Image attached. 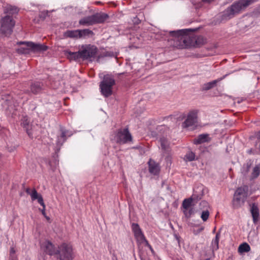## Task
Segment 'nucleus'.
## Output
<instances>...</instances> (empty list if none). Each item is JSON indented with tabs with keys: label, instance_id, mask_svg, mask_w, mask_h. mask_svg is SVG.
Wrapping results in <instances>:
<instances>
[{
	"label": "nucleus",
	"instance_id": "1",
	"mask_svg": "<svg viewBox=\"0 0 260 260\" xmlns=\"http://www.w3.org/2000/svg\"><path fill=\"white\" fill-rule=\"evenodd\" d=\"M194 29H185L170 31L169 34L173 43V47L183 49L193 46L197 41L195 38L189 34V32L193 31Z\"/></svg>",
	"mask_w": 260,
	"mask_h": 260
},
{
	"label": "nucleus",
	"instance_id": "2",
	"mask_svg": "<svg viewBox=\"0 0 260 260\" xmlns=\"http://www.w3.org/2000/svg\"><path fill=\"white\" fill-rule=\"evenodd\" d=\"M256 1L257 0H240L238 2L234 3L223 12V18L229 19L233 17L236 14H238L249 5Z\"/></svg>",
	"mask_w": 260,
	"mask_h": 260
},
{
	"label": "nucleus",
	"instance_id": "3",
	"mask_svg": "<svg viewBox=\"0 0 260 260\" xmlns=\"http://www.w3.org/2000/svg\"><path fill=\"white\" fill-rule=\"evenodd\" d=\"M74 257L73 246L70 243L63 242L58 246L55 256L57 260H73Z\"/></svg>",
	"mask_w": 260,
	"mask_h": 260
},
{
	"label": "nucleus",
	"instance_id": "4",
	"mask_svg": "<svg viewBox=\"0 0 260 260\" xmlns=\"http://www.w3.org/2000/svg\"><path fill=\"white\" fill-rule=\"evenodd\" d=\"M248 196V187L244 186L238 188L234 195L232 205L234 208L238 209L244 206Z\"/></svg>",
	"mask_w": 260,
	"mask_h": 260
},
{
	"label": "nucleus",
	"instance_id": "5",
	"mask_svg": "<svg viewBox=\"0 0 260 260\" xmlns=\"http://www.w3.org/2000/svg\"><path fill=\"white\" fill-rule=\"evenodd\" d=\"M115 84V80L113 76L107 74L104 76L100 83V89L101 94L105 98H108L113 93V86Z\"/></svg>",
	"mask_w": 260,
	"mask_h": 260
},
{
	"label": "nucleus",
	"instance_id": "6",
	"mask_svg": "<svg viewBox=\"0 0 260 260\" xmlns=\"http://www.w3.org/2000/svg\"><path fill=\"white\" fill-rule=\"evenodd\" d=\"M109 17L108 14L104 13H96L91 16L85 17L81 19L79 23L83 25H92L96 23H102Z\"/></svg>",
	"mask_w": 260,
	"mask_h": 260
},
{
	"label": "nucleus",
	"instance_id": "7",
	"mask_svg": "<svg viewBox=\"0 0 260 260\" xmlns=\"http://www.w3.org/2000/svg\"><path fill=\"white\" fill-rule=\"evenodd\" d=\"M15 25V21L10 15H6L1 19V32L6 36L10 35Z\"/></svg>",
	"mask_w": 260,
	"mask_h": 260
},
{
	"label": "nucleus",
	"instance_id": "8",
	"mask_svg": "<svg viewBox=\"0 0 260 260\" xmlns=\"http://www.w3.org/2000/svg\"><path fill=\"white\" fill-rule=\"evenodd\" d=\"M81 59L88 60L91 58H94L98 53V49L96 47L91 45L82 46L80 49Z\"/></svg>",
	"mask_w": 260,
	"mask_h": 260
},
{
	"label": "nucleus",
	"instance_id": "9",
	"mask_svg": "<svg viewBox=\"0 0 260 260\" xmlns=\"http://www.w3.org/2000/svg\"><path fill=\"white\" fill-rule=\"evenodd\" d=\"M116 142L119 144H124L132 140V137L128 128L118 129L116 135Z\"/></svg>",
	"mask_w": 260,
	"mask_h": 260
},
{
	"label": "nucleus",
	"instance_id": "10",
	"mask_svg": "<svg viewBox=\"0 0 260 260\" xmlns=\"http://www.w3.org/2000/svg\"><path fill=\"white\" fill-rule=\"evenodd\" d=\"M211 138L209 134H202L198 135L193 140V143L195 145L204 144V148H203L202 152H209L211 149L210 145L209 146H205L204 144L208 143L211 141Z\"/></svg>",
	"mask_w": 260,
	"mask_h": 260
},
{
	"label": "nucleus",
	"instance_id": "11",
	"mask_svg": "<svg viewBox=\"0 0 260 260\" xmlns=\"http://www.w3.org/2000/svg\"><path fill=\"white\" fill-rule=\"evenodd\" d=\"M41 248L46 254L56 256L57 248L55 247L51 242L49 241H45L42 243Z\"/></svg>",
	"mask_w": 260,
	"mask_h": 260
},
{
	"label": "nucleus",
	"instance_id": "12",
	"mask_svg": "<svg viewBox=\"0 0 260 260\" xmlns=\"http://www.w3.org/2000/svg\"><path fill=\"white\" fill-rule=\"evenodd\" d=\"M132 229L137 241L140 244L144 243V241H145L146 238L139 225L136 223H133L132 224Z\"/></svg>",
	"mask_w": 260,
	"mask_h": 260
},
{
	"label": "nucleus",
	"instance_id": "13",
	"mask_svg": "<svg viewBox=\"0 0 260 260\" xmlns=\"http://www.w3.org/2000/svg\"><path fill=\"white\" fill-rule=\"evenodd\" d=\"M197 121V113L196 111L190 112L187 117V118L182 123L183 127H189L196 124Z\"/></svg>",
	"mask_w": 260,
	"mask_h": 260
},
{
	"label": "nucleus",
	"instance_id": "14",
	"mask_svg": "<svg viewBox=\"0 0 260 260\" xmlns=\"http://www.w3.org/2000/svg\"><path fill=\"white\" fill-rule=\"evenodd\" d=\"M37 200L38 202L43 207V209L39 210L41 211L42 214L43 216L46 218L47 220H50V218L46 215L45 212V205L44 203V200L41 194H38L37 191H35L32 194V200L34 201Z\"/></svg>",
	"mask_w": 260,
	"mask_h": 260
},
{
	"label": "nucleus",
	"instance_id": "15",
	"mask_svg": "<svg viewBox=\"0 0 260 260\" xmlns=\"http://www.w3.org/2000/svg\"><path fill=\"white\" fill-rule=\"evenodd\" d=\"M28 47L30 49V51L34 53H38L43 52L47 50L48 47L44 44H41L38 43H35L32 42L28 43Z\"/></svg>",
	"mask_w": 260,
	"mask_h": 260
},
{
	"label": "nucleus",
	"instance_id": "16",
	"mask_svg": "<svg viewBox=\"0 0 260 260\" xmlns=\"http://www.w3.org/2000/svg\"><path fill=\"white\" fill-rule=\"evenodd\" d=\"M203 196V187H198L197 188L193 190V193L190 197V198L193 202V205H195L198 201L202 198Z\"/></svg>",
	"mask_w": 260,
	"mask_h": 260
},
{
	"label": "nucleus",
	"instance_id": "17",
	"mask_svg": "<svg viewBox=\"0 0 260 260\" xmlns=\"http://www.w3.org/2000/svg\"><path fill=\"white\" fill-rule=\"evenodd\" d=\"M28 43H30V42L26 41H20L17 43V44L18 45H24V46H21L16 49V52L21 54H28L30 52V49L29 47H28Z\"/></svg>",
	"mask_w": 260,
	"mask_h": 260
},
{
	"label": "nucleus",
	"instance_id": "18",
	"mask_svg": "<svg viewBox=\"0 0 260 260\" xmlns=\"http://www.w3.org/2000/svg\"><path fill=\"white\" fill-rule=\"evenodd\" d=\"M250 213L252 216L253 222L256 224L259 219V212L257 204L255 203L249 204Z\"/></svg>",
	"mask_w": 260,
	"mask_h": 260
},
{
	"label": "nucleus",
	"instance_id": "19",
	"mask_svg": "<svg viewBox=\"0 0 260 260\" xmlns=\"http://www.w3.org/2000/svg\"><path fill=\"white\" fill-rule=\"evenodd\" d=\"M44 89V86L42 82L35 81L30 85V91L34 94L41 93Z\"/></svg>",
	"mask_w": 260,
	"mask_h": 260
},
{
	"label": "nucleus",
	"instance_id": "20",
	"mask_svg": "<svg viewBox=\"0 0 260 260\" xmlns=\"http://www.w3.org/2000/svg\"><path fill=\"white\" fill-rule=\"evenodd\" d=\"M149 171L151 174L156 175L159 174L160 168L159 165L153 160L150 159L148 161Z\"/></svg>",
	"mask_w": 260,
	"mask_h": 260
},
{
	"label": "nucleus",
	"instance_id": "21",
	"mask_svg": "<svg viewBox=\"0 0 260 260\" xmlns=\"http://www.w3.org/2000/svg\"><path fill=\"white\" fill-rule=\"evenodd\" d=\"M18 12L19 9L16 6L7 4L4 7V13L5 14H9L8 15L17 14Z\"/></svg>",
	"mask_w": 260,
	"mask_h": 260
},
{
	"label": "nucleus",
	"instance_id": "22",
	"mask_svg": "<svg viewBox=\"0 0 260 260\" xmlns=\"http://www.w3.org/2000/svg\"><path fill=\"white\" fill-rule=\"evenodd\" d=\"M60 131L61 132V134L59 137H58L57 139V145H62L63 143L67 139V135L68 134V131H66L62 127H60ZM71 134H68V136H71Z\"/></svg>",
	"mask_w": 260,
	"mask_h": 260
},
{
	"label": "nucleus",
	"instance_id": "23",
	"mask_svg": "<svg viewBox=\"0 0 260 260\" xmlns=\"http://www.w3.org/2000/svg\"><path fill=\"white\" fill-rule=\"evenodd\" d=\"M21 125L25 129L28 135L31 137L32 135V133L30 131L31 125H29V121L28 120L27 117H23L21 119Z\"/></svg>",
	"mask_w": 260,
	"mask_h": 260
},
{
	"label": "nucleus",
	"instance_id": "24",
	"mask_svg": "<svg viewBox=\"0 0 260 260\" xmlns=\"http://www.w3.org/2000/svg\"><path fill=\"white\" fill-rule=\"evenodd\" d=\"M65 54L67 55L70 58L75 60L81 58L80 49L77 52H71L70 51L67 50L66 51Z\"/></svg>",
	"mask_w": 260,
	"mask_h": 260
},
{
	"label": "nucleus",
	"instance_id": "25",
	"mask_svg": "<svg viewBox=\"0 0 260 260\" xmlns=\"http://www.w3.org/2000/svg\"><path fill=\"white\" fill-rule=\"evenodd\" d=\"M79 29L72 30H68L64 32V36L66 38L77 39L79 38Z\"/></svg>",
	"mask_w": 260,
	"mask_h": 260
},
{
	"label": "nucleus",
	"instance_id": "26",
	"mask_svg": "<svg viewBox=\"0 0 260 260\" xmlns=\"http://www.w3.org/2000/svg\"><path fill=\"white\" fill-rule=\"evenodd\" d=\"M79 32H80L79 38H85L93 34L92 31L89 29H79Z\"/></svg>",
	"mask_w": 260,
	"mask_h": 260
},
{
	"label": "nucleus",
	"instance_id": "27",
	"mask_svg": "<svg viewBox=\"0 0 260 260\" xmlns=\"http://www.w3.org/2000/svg\"><path fill=\"white\" fill-rule=\"evenodd\" d=\"M250 250V247L247 243H243L238 247V252L240 253L247 252Z\"/></svg>",
	"mask_w": 260,
	"mask_h": 260
},
{
	"label": "nucleus",
	"instance_id": "28",
	"mask_svg": "<svg viewBox=\"0 0 260 260\" xmlns=\"http://www.w3.org/2000/svg\"><path fill=\"white\" fill-rule=\"evenodd\" d=\"M159 141L160 143L161 149L164 151H168L169 144L167 138L162 137L160 138Z\"/></svg>",
	"mask_w": 260,
	"mask_h": 260
},
{
	"label": "nucleus",
	"instance_id": "29",
	"mask_svg": "<svg viewBox=\"0 0 260 260\" xmlns=\"http://www.w3.org/2000/svg\"><path fill=\"white\" fill-rule=\"evenodd\" d=\"M193 202L190 197L183 200L182 206L184 209L187 210L190 206H193Z\"/></svg>",
	"mask_w": 260,
	"mask_h": 260
},
{
	"label": "nucleus",
	"instance_id": "30",
	"mask_svg": "<svg viewBox=\"0 0 260 260\" xmlns=\"http://www.w3.org/2000/svg\"><path fill=\"white\" fill-rule=\"evenodd\" d=\"M220 237V233L219 231L216 234L215 238L214 241V244L212 243V250H216L218 249L219 240Z\"/></svg>",
	"mask_w": 260,
	"mask_h": 260
},
{
	"label": "nucleus",
	"instance_id": "31",
	"mask_svg": "<svg viewBox=\"0 0 260 260\" xmlns=\"http://www.w3.org/2000/svg\"><path fill=\"white\" fill-rule=\"evenodd\" d=\"M260 173V166H256L253 169L252 172L251 174V178L252 179H254L257 178Z\"/></svg>",
	"mask_w": 260,
	"mask_h": 260
},
{
	"label": "nucleus",
	"instance_id": "32",
	"mask_svg": "<svg viewBox=\"0 0 260 260\" xmlns=\"http://www.w3.org/2000/svg\"><path fill=\"white\" fill-rule=\"evenodd\" d=\"M195 154L191 151H189L188 153H187L185 156L186 159L189 161L194 160L195 159Z\"/></svg>",
	"mask_w": 260,
	"mask_h": 260
},
{
	"label": "nucleus",
	"instance_id": "33",
	"mask_svg": "<svg viewBox=\"0 0 260 260\" xmlns=\"http://www.w3.org/2000/svg\"><path fill=\"white\" fill-rule=\"evenodd\" d=\"M13 101H12L10 99H8V100H6V101L4 103V104L8 106V108L9 109H13L14 108V106H13Z\"/></svg>",
	"mask_w": 260,
	"mask_h": 260
},
{
	"label": "nucleus",
	"instance_id": "34",
	"mask_svg": "<svg viewBox=\"0 0 260 260\" xmlns=\"http://www.w3.org/2000/svg\"><path fill=\"white\" fill-rule=\"evenodd\" d=\"M209 216V212L208 210L203 211L202 212L201 217L203 221H206Z\"/></svg>",
	"mask_w": 260,
	"mask_h": 260
},
{
	"label": "nucleus",
	"instance_id": "35",
	"mask_svg": "<svg viewBox=\"0 0 260 260\" xmlns=\"http://www.w3.org/2000/svg\"><path fill=\"white\" fill-rule=\"evenodd\" d=\"M211 88V82H209L207 83L204 84L202 88L203 91L208 90Z\"/></svg>",
	"mask_w": 260,
	"mask_h": 260
},
{
	"label": "nucleus",
	"instance_id": "36",
	"mask_svg": "<svg viewBox=\"0 0 260 260\" xmlns=\"http://www.w3.org/2000/svg\"><path fill=\"white\" fill-rule=\"evenodd\" d=\"M48 11H44L40 12L39 14V17L41 19L44 20L47 16L48 15Z\"/></svg>",
	"mask_w": 260,
	"mask_h": 260
},
{
	"label": "nucleus",
	"instance_id": "37",
	"mask_svg": "<svg viewBox=\"0 0 260 260\" xmlns=\"http://www.w3.org/2000/svg\"><path fill=\"white\" fill-rule=\"evenodd\" d=\"M183 213L187 218H189L191 215V214L193 213V211L192 209H190L188 211H187L186 210L183 211Z\"/></svg>",
	"mask_w": 260,
	"mask_h": 260
},
{
	"label": "nucleus",
	"instance_id": "38",
	"mask_svg": "<svg viewBox=\"0 0 260 260\" xmlns=\"http://www.w3.org/2000/svg\"><path fill=\"white\" fill-rule=\"evenodd\" d=\"M132 21L135 25L139 24L141 22V20L137 16L133 18Z\"/></svg>",
	"mask_w": 260,
	"mask_h": 260
},
{
	"label": "nucleus",
	"instance_id": "39",
	"mask_svg": "<svg viewBox=\"0 0 260 260\" xmlns=\"http://www.w3.org/2000/svg\"><path fill=\"white\" fill-rule=\"evenodd\" d=\"M37 191V190H36V189H35V188H34L31 191L30 189V188H26V192L27 194H28L30 195V196H31V199H32V193L34 192V191Z\"/></svg>",
	"mask_w": 260,
	"mask_h": 260
},
{
	"label": "nucleus",
	"instance_id": "40",
	"mask_svg": "<svg viewBox=\"0 0 260 260\" xmlns=\"http://www.w3.org/2000/svg\"><path fill=\"white\" fill-rule=\"evenodd\" d=\"M144 243H145V245L149 248L151 251H153V249L151 246L149 244L148 241L146 239L145 241H144Z\"/></svg>",
	"mask_w": 260,
	"mask_h": 260
},
{
	"label": "nucleus",
	"instance_id": "41",
	"mask_svg": "<svg viewBox=\"0 0 260 260\" xmlns=\"http://www.w3.org/2000/svg\"><path fill=\"white\" fill-rule=\"evenodd\" d=\"M15 252H16V251H15L14 248L13 247H11L10 248V255H16Z\"/></svg>",
	"mask_w": 260,
	"mask_h": 260
},
{
	"label": "nucleus",
	"instance_id": "42",
	"mask_svg": "<svg viewBox=\"0 0 260 260\" xmlns=\"http://www.w3.org/2000/svg\"><path fill=\"white\" fill-rule=\"evenodd\" d=\"M9 260H18V258L16 255H10Z\"/></svg>",
	"mask_w": 260,
	"mask_h": 260
},
{
	"label": "nucleus",
	"instance_id": "43",
	"mask_svg": "<svg viewBox=\"0 0 260 260\" xmlns=\"http://www.w3.org/2000/svg\"><path fill=\"white\" fill-rule=\"evenodd\" d=\"M257 137L258 139H260V131L258 132V133L257 134Z\"/></svg>",
	"mask_w": 260,
	"mask_h": 260
},
{
	"label": "nucleus",
	"instance_id": "44",
	"mask_svg": "<svg viewBox=\"0 0 260 260\" xmlns=\"http://www.w3.org/2000/svg\"><path fill=\"white\" fill-rule=\"evenodd\" d=\"M216 83V80H214V81H212V86L214 84H215Z\"/></svg>",
	"mask_w": 260,
	"mask_h": 260
},
{
	"label": "nucleus",
	"instance_id": "45",
	"mask_svg": "<svg viewBox=\"0 0 260 260\" xmlns=\"http://www.w3.org/2000/svg\"><path fill=\"white\" fill-rule=\"evenodd\" d=\"M203 230V228H200L198 230V233L200 232L201 231H202Z\"/></svg>",
	"mask_w": 260,
	"mask_h": 260
},
{
	"label": "nucleus",
	"instance_id": "46",
	"mask_svg": "<svg viewBox=\"0 0 260 260\" xmlns=\"http://www.w3.org/2000/svg\"><path fill=\"white\" fill-rule=\"evenodd\" d=\"M108 56H109V55H110V53H106V56H108Z\"/></svg>",
	"mask_w": 260,
	"mask_h": 260
},
{
	"label": "nucleus",
	"instance_id": "47",
	"mask_svg": "<svg viewBox=\"0 0 260 260\" xmlns=\"http://www.w3.org/2000/svg\"><path fill=\"white\" fill-rule=\"evenodd\" d=\"M258 10H259V12H260V6H259V8H258Z\"/></svg>",
	"mask_w": 260,
	"mask_h": 260
},
{
	"label": "nucleus",
	"instance_id": "48",
	"mask_svg": "<svg viewBox=\"0 0 260 260\" xmlns=\"http://www.w3.org/2000/svg\"><path fill=\"white\" fill-rule=\"evenodd\" d=\"M258 10H259V12H260V6H259V8H258Z\"/></svg>",
	"mask_w": 260,
	"mask_h": 260
},
{
	"label": "nucleus",
	"instance_id": "49",
	"mask_svg": "<svg viewBox=\"0 0 260 260\" xmlns=\"http://www.w3.org/2000/svg\"><path fill=\"white\" fill-rule=\"evenodd\" d=\"M161 127H162L161 126H159V128H161Z\"/></svg>",
	"mask_w": 260,
	"mask_h": 260
}]
</instances>
